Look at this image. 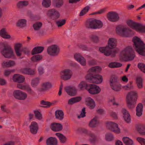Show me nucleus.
I'll return each instance as SVG.
<instances>
[{
	"instance_id": "nucleus-46",
	"label": "nucleus",
	"mask_w": 145,
	"mask_h": 145,
	"mask_svg": "<svg viewBox=\"0 0 145 145\" xmlns=\"http://www.w3.org/2000/svg\"><path fill=\"white\" fill-rule=\"evenodd\" d=\"M26 21L25 19H21L19 20L17 23V26L23 27L26 25Z\"/></svg>"
},
{
	"instance_id": "nucleus-61",
	"label": "nucleus",
	"mask_w": 145,
	"mask_h": 145,
	"mask_svg": "<svg viewBox=\"0 0 145 145\" xmlns=\"http://www.w3.org/2000/svg\"><path fill=\"white\" fill-rule=\"evenodd\" d=\"M109 103L110 106L111 105H116L117 106L118 105V104L115 101L114 97H113L112 99H110L109 100Z\"/></svg>"
},
{
	"instance_id": "nucleus-41",
	"label": "nucleus",
	"mask_w": 145,
	"mask_h": 145,
	"mask_svg": "<svg viewBox=\"0 0 145 145\" xmlns=\"http://www.w3.org/2000/svg\"><path fill=\"white\" fill-rule=\"evenodd\" d=\"M56 135L59 138L60 142L62 143H65L67 140V138L62 134L60 133H57Z\"/></svg>"
},
{
	"instance_id": "nucleus-19",
	"label": "nucleus",
	"mask_w": 145,
	"mask_h": 145,
	"mask_svg": "<svg viewBox=\"0 0 145 145\" xmlns=\"http://www.w3.org/2000/svg\"><path fill=\"white\" fill-rule=\"evenodd\" d=\"M120 18L118 14L114 12H109V21L116 22L118 21Z\"/></svg>"
},
{
	"instance_id": "nucleus-54",
	"label": "nucleus",
	"mask_w": 145,
	"mask_h": 145,
	"mask_svg": "<svg viewBox=\"0 0 145 145\" xmlns=\"http://www.w3.org/2000/svg\"><path fill=\"white\" fill-rule=\"evenodd\" d=\"M42 86L44 88V90H46L51 88L52 85L51 83L47 82L43 83Z\"/></svg>"
},
{
	"instance_id": "nucleus-18",
	"label": "nucleus",
	"mask_w": 145,
	"mask_h": 145,
	"mask_svg": "<svg viewBox=\"0 0 145 145\" xmlns=\"http://www.w3.org/2000/svg\"><path fill=\"white\" fill-rule=\"evenodd\" d=\"M74 58L77 61L79 62L82 65H86V59L80 54H75L74 55Z\"/></svg>"
},
{
	"instance_id": "nucleus-36",
	"label": "nucleus",
	"mask_w": 145,
	"mask_h": 145,
	"mask_svg": "<svg viewBox=\"0 0 145 145\" xmlns=\"http://www.w3.org/2000/svg\"><path fill=\"white\" fill-rule=\"evenodd\" d=\"M101 70V67L97 66L91 68L89 69L88 71L90 73L94 72L99 73L100 72Z\"/></svg>"
},
{
	"instance_id": "nucleus-14",
	"label": "nucleus",
	"mask_w": 145,
	"mask_h": 145,
	"mask_svg": "<svg viewBox=\"0 0 145 145\" xmlns=\"http://www.w3.org/2000/svg\"><path fill=\"white\" fill-rule=\"evenodd\" d=\"M65 89L67 94L70 96H74L76 94V90L74 87L69 86L65 88Z\"/></svg>"
},
{
	"instance_id": "nucleus-28",
	"label": "nucleus",
	"mask_w": 145,
	"mask_h": 145,
	"mask_svg": "<svg viewBox=\"0 0 145 145\" xmlns=\"http://www.w3.org/2000/svg\"><path fill=\"white\" fill-rule=\"evenodd\" d=\"M82 99L81 97H76L69 99L68 101V104L70 105L80 102Z\"/></svg>"
},
{
	"instance_id": "nucleus-63",
	"label": "nucleus",
	"mask_w": 145,
	"mask_h": 145,
	"mask_svg": "<svg viewBox=\"0 0 145 145\" xmlns=\"http://www.w3.org/2000/svg\"><path fill=\"white\" fill-rule=\"evenodd\" d=\"M14 70L9 69L5 70L4 71V75L6 76H8L11 72L14 71Z\"/></svg>"
},
{
	"instance_id": "nucleus-31",
	"label": "nucleus",
	"mask_w": 145,
	"mask_h": 145,
	"mask_svg": "<svg viewBox=\"0 0 145 145\" xmlns=\"http://www.w3.org/2000/svg\"><path fill=\"white\" fill-rule=\"evenodd\" d=\"M89 37L90 40L93 43H97L99 41V37L95 35L91 34L89 36Z\"/></svg>"
},
{
	"instance_id": "nucleus-21",
	"label": "nucleus",
	"mask_w": 145,
	"mask_h": 145,
	"mask_svg": "<svg viewBox=\"0 0 145 145\" xmlns=\"http://www.w3.org/2000/svg\"><path fill=\"white\" fill-rule=\"evenodd\" d=\"M121 112L123 115V118L125 121L127 123H129L131 121L130 116L128 112L125 108H123L121 110Z\"/></svg>"
},
{
	"instance_id": "nucleus-30",
	"label": "nucleus",
	"mask_w": 145,
	"mask_h": 145,
	"mask_svg": "<svg viewBox=\"0 0 145 145\" xmlns=\"http://www.w3.org/2000/svg\"><path fill=\"white\" fill-rule=\"evenodd\" d=\"M0 36L2 38L5 39H9L11 36L8 34L5 28H3L0 31Z\"/></svg>"
},
{
	"instance_id": "nucleus-12",
	"label": "nucleus",
	"mask_w": 145,
	"mask_h": 145,
	"mask_svg": "<svg viewBox=\"0 0 145 145\" xmlns=\"http://www.w3.org/2000/svg\"><path fill=\"white\" fill-rule=\"evenodd\" d=\"M109 130L116 133H119L120 129L118 127V125L114 122L109 121Z\"/></svg>"
},
{
	"instance_id": "nucleus-55",
	"label": "nucleus",
	"mask_w": 145,
	"mask_h": 145,
	"mask_svg": "<svg viewBox=\"0 0 145 145\" xmlns=\"http://www.w3.org/2000/svg\"><path fill=\"white\" fill-rule=\"evenodd\" d=\"M34 114L36 118L39 120L42 118V115L40 112L38 110H34Z\"/></svg>"
},
{
	"instance_id": "nucleus-43",
	"label": "nucleus",
	"mask_w": 145,
	"mask_h": 145,
	"mask_svg": "<svg viewBox=\"0 0 145 145\" xmlns=\"http://www.w3.org/2000/svg\"><path fill=\"white\" fill-rule=\"evenodd\" d=\"M110 87L112 89L116 91H119L121 89V85L118 83L111 85Z\"/></svg>"
},
{
	"instance_id": "nucleus-64",
	"label": "nucleus",
	"mask_w": 145,
	"mask_h": 145,
	"mask_svg": "<svg viewBox=\"0 0 145 145\" xmlns=\"http://www.w3.org/2000/svg\"><path fill=\"white\" fill-rule=\"evenodd\" d=\"M137 140L141 144H144L145 145V139L141 138L138 137Z\"/></svg>"
},
{
	"instance_id": "nucleus-56",
	"label": "nucleus",
	"mask_w": 145,
	"mask_h": 145,
	"mask_svg": "<svg viewBox=\"0 0 145 145\" xmlns=\"http://www.w3.org/2000/svg\"><path fill=\"white\" fill-rule=\"evenodd\" d=\"M138 68L142 72L145 73V64L142 63H139L138 65Z\"/></svg>"
},
{
	"instance_id": "nucleus-8",
	"label": "nucleus",
	"mask_w": 145,
	"mask_h": 145,
	"mask_svg": "<svg viewBox=\"0 0 145 145\" xmlns=\"http://www.w3.org/2000/svg\"><path fill=\"white\" fill-rule=\"evenodd\" d=\"M60 74L61 78L64 80H66L71 78L73 73L71 70L67 69L62 71Z\"/></svg>"
},
{
	"instance_id": "nucleus-47",
	"label": "nucleus",
	"mask_w": 145,
	"mask_h": 145,
	"mask_svg": "<svg viewBox=\"0 0 145 145\" xmlns=\"http://www.w3.org/2000/svg\"><path fill=\"white\" fill-rule=\"evenodd\" d=\"M28 4V3L26 1H22L19 2L17 4V6L19 8H22L24 7H26Z\"/></svg>"
},
{
	"instance_id": "nucleus-5",
	"label": "nucleus",
	"mask_w": 145,
	"mask_h": 145,
	"mask_svg": "<svg viewBox=\"0 0 145 145\" xmlns=\"http://www.w3.org/2000/svg\"><path fill=\"white\" fill-rule=\"evenodd\" d=\"M116 32L118 35L123 37H128L130 36L129 32L131 31L129 28L123 25H119L116 26Z\"/></svg>"
},
{
	"instance_id": "nucleus-57",
	"label": "nucleus",
	"mask_w": 145,
	"mask_h": 145,
	"mask_svg": "<svg viewBox=\"0 0 145 145\" xmlns=\"http://www.w3.org/2000/svg\"><path fill=\"white\" fill-rule=\"evenodd\" d=\"M66 23V20L63 19L56 22V24L58 27H60L64 25Z\"/></svg>"
},
{
	"instance_id": "nucleus-9",
	"label": "nucleus",
	"mask_w": 145,
	"mask_h": 145,
	"mask_svg": "<svg viewBox=\"0 0 145 145\" xmlns=\"http://www.w3.org/2000/svg\"><path fill=\"white\" fill-rule=\"evenodd\" d=\"M13 96L16 99L20 100H24L27 97V94L20 90L14 91L13 93Z\"/></svg>"
},
{
	"instance_id": "nucleus-11",
	"label": "nucleus",
	"mask_w": 145,
	"mask_h": 145,
	"mask_svg": "<svg viewBox=\"0 0 145 145\" xmlns=\"http://www.w3.org/2000/svg\"><path fill=\"white\" fill-rule=\"evenodd\" d=\"M47 15L53 20L57 19L60 16L59 12L54 9L49 10L48 12Z\"/></svg>"
},
{
	"instance_id": "nucleus-48",
	"label": "nucleus",
	"mask_w": 145,
	"mask_h": 145,
	"mask_svg": "<svg viewBox=\"0 0 145 145\" xmlns=\"http://www.w3.org/2000/svg\"><path fill=\"white\" fill-rule=\"evenodd\" d=\"M138 25L136 30V31L145 33V25L140 23H138Z\"/></svg>"
},
{
	"instance_id": "nucleus-20",
	"label": "nucleus",
	"mask_w": 145,
	"mask_h": 145,
	"mask_svg": "<svg viewBox=\"0 0 145 145\" xmlns=\"http://www.w3.org/2000/svg\"><path fill=\"white\" fill-rule=\"evenodd\" d=\"M29 128L31 132L33 134H36L39 129L38 124L35 121H33L31 123Z\"/></svg>"
},
{
	"instance_id": "nucleus-23",
	"label": "nucleus",
	"mask_w": 145,
	"mask_h": 145,
	"mask_svg": "<svg viewBox=\"0 0 145 145\" xmlns=\"http://www.w3.org/2000/svg\"><path fill=\"white\" fill-rule=\"evenodd\" d=\"M44 47L42 46H37L34 47L31 51L32 55L41 53L44 50Z\"/></svg>"
},
{
	"instance_id": "nucleus-34",
	"label": "nucleus",
	"mask_w": 145,
	"mask_h": 145,
	"mask_svg": "<svg viewBox=\"0 0 145 145\" xmlns=\"http://www.w3.org/2000/svg\"><path fill=\"white\" fill-rule=\"evenodd\" d=\"M89 84H87L83 81L80 82L78 85V87L81 90L85 89L88 90Z\"/></svg>"
},
{
	"instance_id": "nucleus-60",
	"label": "nucleus",
	"mask_w": 145,
	"mask_h": 145,
	"mask_svg": "<svg viewBox=\"0 0 145 145\" xmlns=\"http://www.w3.org/2000/svg\"><path fill=\"white\" fill-rule=\"evenodd\" d=\"M22 44L20 43H16L14 46V49L15 51L21 50V48L22 47Z\"/></svg>"
},
{
	"instance_id": "nucleus-62",
	"label": "nucleus",
	"mask_w": 145,
	"mask_h": 145,
	"mask_svg": "<svg viewBox=\"0 0 145 145\" xmlns=\"http://www.w3.org/2000/svg\"><path fill=\"white\" fill-rule=\"evenodd\" d=\"M24 89H26L30 94H31L33 92L29 86L26 85Z\"/></svg>"
},
{
	"instance_id": "nucleus-51",
	"label": "nucleus",
	"mask_w": 145,
	"mask_h": 145,
	"mask_svg": "<svg viewBox=\"0 0 145 145\" xmlns=\"http://www.w3.org/2000/svg\"><path fill=\"white\" fill-rule=\"evenodd\" d=\"M42 4L43 6L46 8H48L50 7L51 5L50 0H43Z\"/></svg>"
},
{
	"instance_id": "nucleus-42",
	"label": "nucleus",
	"mask_w": 145,
	"mask_h": 145,
	"mask_svg": "<svg viewBox=\"0 0 145 145\" xmlns=\"http://www.w3.org/2000/svg\"><path fill=\"white\" fill-rule=\"evenodd\" d=\"M122 66L121 63L116 62H114L109 63V67L111 68H118Z\"/></svg>"
},
{
	"instance_id": "nucleus-7",
	"label": "nucleus",
	"mask_w": 145,
	"mask_h": 145,
	"mask_svg": "<svg viewBox=\"0 0 145 145\" xmlns=\"http://www.w3.org/2000/svg\"><path fill=\"white\" fill-rule=\"evenodd\" d=\"M48 53L50 55L53 56H57L60 52L59 46L55 44L49 46L47 49Z\"/></svg>"
},
{
	"instance_id": "nucleus-32",
	"label": "nucleus",
	"mask_w": 145,
	"mask_h": 145,
	"mask_svg": "<svg viewBox=\"0 0 145 145\" xmlns=\"http://www.w3.org/2000/svg\"><path fill=\"white\" fill-rule=\"evenodd\" d=\"M127 24L129 26L133 29L136 30L137 27H138V23L133 22L132 20H130L127 21Z\"/></svg>"
},
{
	"instance_id": "nucleus-44",
	"label": "nucleus",
	"mask_w": 145,
	"mask_h": 145,
	"mask_svg": "<svg viewBox=\"0 0 145 145\" xmlns=\"http://www.w3.org/2000/svg\"><path fill=\"white\" fill-rule=\"evenodd\" d=\"M39 82V78L38 77L35 78L32 80L31 85L32 87H35L38 85Z\"/></svg>"
},
{
	"instance_id": "nucleus-37",
	"label": "nucleus",
	"mask_w": 145,
	"mask_h": 145,
	"mask_svg": "<svg viewBox=\"0 0 145 145\" xmlns=\"http://www.w3.org/2000/svg\"><path fill=\"white\" fill-rule=\"evenodd\" d=\"M95 29H99L103 26V23L99 20L94 19Z\"/></svg>"
},
{
	"instance_id": "nucleus-4",
	"label": "nucleus",
	"mask_w": 145,
	"mask_h": 145,
	"mask_svg": "<svg viewBox=\"0 0 145 145\" xmlns=\"http://www.w3.org/2000/svg\"><path fill=\"white\" fill-rule=\"evenodd\" d=\"M138 94L136 91H131L126 96V103L127 107L129 108H134L138 98Z\"/></svg>"
},
{
	"instance_id": "nucleus-15",
	"label": "nucleus",
	"mask_w": 145,
	"mask_h": 145,
	"mask_svg": "<svg viewBox=\"0 0 145 145\" xmlns=\"http://www.w3.org/2000/svg\"><path fill=\"white\" fill-rule=\"evenodd\" d=\"M50 128L54 131H59L62 129L63 126L61 123L54 122L51 124Z\"/></svg>"
},
{
	"instance_id": "nucleus-25",
	"label": "nucleus",
	"mask_w": 145,
	"mask_h": 145,
	"mask_svg": "<svg viewBox=\"0 0 145 145\" xmlns=\"http://www.w3.org/2000/svg\"><path fill=\"white\" fill-rule=\"evenodd\" d=\"M55 116L56 119L61 120L64 118V113L61 110H57L55 112Z\"/></svg>"
},
{
	"instance_id": "nucleus-29",
	"label": "nucleus",
	"mask_w": 145,
	"mask_h": 145,
	"mask_svg": "<svg viewBox=\"0 0 145 145\" xmlns=\"http://www.w3.org/2000/svg\"><path fill=\"white\" fill-rule=\"evenodd\" d=\"M137 131L139 133L142 135H145V125H140L137 127Z\"/></svg>"
},
{
	"instance_id": "nucleus-45",
	"label": "nucleus",
	"mask_w": 145,
	"mask_h": 145,
	"mask_svg": "<svg viewBox=\"0 0 145 145\" xmlns=\"http://www.w3.org/2000/svg\"><path fill=\"white\" fill-rule=\"evenodd\" d=\"M136 83L139 88H142V80L141 77H138L137 78Z\"/></svg>"
},
{
	"instance_id": "nucleus-40",
	"label": "nucleus",
	"mask_w": 145,
	"mask_h": 145,
	"mask_svg": "<svg viewBox=\"0 0 145 145\" xmlns=\"http://www.w3.org/2000/svg\"><path fill=\"white\" fill-rule=\"evenodd\" d=\"M99 123V122L97 120L94 118L90 121L89 125L91 127H96Z\"/></svg>"
},
{
	"instance_id": "nucleus-33",
	"label": "nucleus",
	"mask_w": 145,
	"mask_h": 145,
	"mask_svg": "<svg viewBox=\"0 0 145 145\" xmlns=\"http://www.w3.org/2000/svg\"><path fill=\"white\" fill-rule=\"evenodd\" d=\"M117 40L113 38H109V48H116Z\"/></svg>"
},
{
	"instance_id": "nucleus-53",
	"label": "nucleus",
	"mask_w": 145,
	"mask_h": 145,
	"mask_svg": "<svg viewBox=\"0 0 145 145\" xmlns=\"http://www.w3.org/2000/svg\"><path fill=\"white\" fill-rule=\"evenodd\" d=\"M90 8V7L88 6L84 7L80 12L79 16H82L85 14L88 11Z\"/></svg>"
},
{
	"instance_id": "nucleus-52",
	"label": "nucleus",
	"mask_w": 145,
	"mask_h": 145,
	"mask_svg": "<svg viewBox=\"0 0 145 145\" xmlns=\"http://www.w3.org/2000/svg\"><path fill=\"white\" fill-rule=\"evenodd\" d=\"M42 24L41 22H37L33 25V27L35 30H39L42 26Z\"/></svg>"
},
{
	"instance_id": "nucleus-58",
	"label": "nucleus",
	"mask_w": 145,
	"mask_h": 145,
	"mask_svg": "<svg viewBox=\"0 0 145 145\" xmlns=\"http://www.w3.org/2000/svg\"><path fill=\"white\" fill-rule=\"evenodd\" d=\"M110 86L113 84H115L118 83L117 78L115 76H112L110 80Z\"/></svg>"
},
{
	"instance_id": "nucleus-2",
	"label": "nucleus",
	"mask_w": 145,
	"mask_h": 145,
	"mask_svg": "<svg viewBox=\"0 0 145 145\" xmlns=\"http://www.w3.org/2000/svg\"><path fill=\"white\" fill-rule=\"evenodd\" d=\"M0 50L1 54L5 58H10L14 57L12 49L7 43H0Z\"/></svg>"
},
{
	"instance_id": "nucleus-6",
	"label": "nucleus",
	"mask_w": 145,
	"mask_h": 145,
	"mask_svg": "<svg viewBox=\"0 0 145 145\" xmlns=\"http://www.w3.org/2000/svg\"><path fill=\"white\" fill-rule=\"evenodd\" d=\"M87 80L90 83L98 84L101 83L103 78L101 75L98 74L89 73L86 76Z\"/></svg>"
},
{
	"instance_id": "nucleus-22",
	"label": "nucleus",
	"mask_w": 145,
	"mask_h": 145,
	"mask_svg": "<svg viewBox=\"0 0 145 145\" xmlns=\"http://www.w3.org/2000/svg\"><path fill=\"white\" fill-rule=\"evenodd\" d=\"M46 145H57L58 141L55 137H50L46 140Z\"/></svg>"
},
{
	"instance_id": "nucleus-24",
	"label": "nucleus",
	"mask_w": 145,
	"mask_h": 145,
	"mask_svg": "<svg viewBox=\"0 0 145 145\" xmlns=\"http://www.w3.org/2000/svg\"><path fill=\"white\" fill-rule=\"evenodd\" d=\"M99 50L102 53H104V54L106 56H109V40L107 43V45L106 47H100Z\"/></svg>"
},
{
	"instance_id": "nucleus-59",
	"label": "nucleus",
	"mask_w": 145,
	"mask_h": 145,
	"mask_svg": "<svg viewBox=\"0 0 145 145\" xmlns=\"http://www.w3.org/2000/svg\"><path fill=\"white\" fill-rule=\"evenodd\" d=\"M89 136L91 137L90 138V140L91 142L94 143L96 140V137L95 135L93 133H90L89 134Z\"/></svg>"
},
{
	"instance_id": "nucleus-35",
	"label": "nucleus",
	"mask_w": 145,
	"mask_h": 145,
	"mask_svg": "<svg viewBox=\"0 0 145 145\" xmlns=\"http://www.w3.org/2000/svg\"><path fill=\"white\" fill-rule=\"evenodd\" d=\"M118 52V50L117 48H109V56L112 57H114Z\"/></svg>"
},
{
	"instance_id": "nucleus-10",
	"label": "nucleus",
	"mask_w": 145,
	"mask_h": 145,
	"mask_svg": "<svg viewBox=\"0 0 145 145\" xmlns=\"http://www.w3.org/2000/svg\"><path fill=\"white\" fill-rule=\"evenodd\" d=\"M88 91L91 94L95 95L99 93L101 91L99 87L95 85L89 84Z\"/></svg>"
},
{
	"instance_id": "nucleus-1",
	"label": "nucleus",
	"mask_w": 145,
	"mask_h": 145,
	"mask_svg": "<svg viewBox=\"0 0 145 145\" xmlns=\"http://www.w3.org/2000/svg\"><path fill=\"white\" fill-rule=\"evenodd\" d=\"M135 56L132 47L129 46L121 52L119 56V59L122 62L131 61L134 59Z\"/></svg>"
},
{
	"instance_id": "nucleus-27",
	"label": "nucleus",
	"mask_w": 145,
	"mask_h": 145,
	"mask_svg": "<svg viewBox=\"0 0 145 145\" xmlns=\"http://www.w3.org/2000/svg\"><path fill=\"white\" fill-rule=\"evenodd\" d=\"M85 25L87 29H95L94 19L87 21L85 22Z\"/></svg>"
},
{
	"instance_id": "nucleus-16",
	"label": "nucleus",
	"mask_w": 145,
	"mask_h": 145,
	"mask_svg": "<svg viewBox=\"0 0 145 145\" xmlns=\"http://www.w3.org/2000/svg\"><path fill=\"white\" fill-rule=\"evenodd\" d=\"M85 102L86 105L89 106V108L91 109H93L95 106V104L94 100L90 97L86 98Z\"/></svg>"
},
{
	"instance_id": "nucleus-17",
	"label": "nucleus",
	"mask_w": 145,
	"mask_h": 145,
	"mask_svg": "<svg viewBox=\"0 0 145 145\" xmlns=\"http://www.w3.org/2000/svg\"><path fill=\"white\" fill-rule=\"evenodd\" d=\"M12 79L14 82L22 83L24 82L25 78L22 75L16 74L14 75Z\"/></svg>"
},
{
	"instance_id": "nucleus-49",
	"label": "nucleus",
	"mask_w": 145,
	"mask_h": 145,
	"mask_svg": "<svg viewBox=\"0 0 145 145\" xmlns=\"http://www.w3.org/2000/svg\"><path fill=\"white\" fill-rule=\"evenodd\" d=\"M63 5L62 0H55L54 1V6L57 8H59Z\"/></svg>"
},
{
	"instance_id": "nucleus-3",
	"label": "nucleus",
	"mask_w": 145,
	"mask_h": 145,
	"mask_svg": "<svg viewBox=\"0 0 145 145\" xmlns=\"http://www.w3.org/2000/svg\"><path fill=\"white\" fill-rule=\"evenodd\" d=\"M133 47L140 55L145 56V44L137 36H134L132 39Z\"/></svg>"
},
{
	"instance_id": "nucleus-13",
	"label": "nucleus",
	"mask_w": 145,
	"mask_h": 145,
	"mask_svg": "<svg viewBox=\"0 0 145 145\" xmlns=\"http://www.w3.org/2000/svg\"><path fill=\"white\" fill-rule=\"evenodd\" d=\"M20 71L22 73L24 74L31 76H34L36 74L35 70L30 68L22 69Z\"/></svg>"
},
{
	"instance_id": "nucleus-38",
	"label": "nucleus",
	"mask_w": 145,
	"mask_h": 145,
	"mask_svg": "<svg viewBox=\"0 0 145 145\" xmlns=\"http://www.w3.org/2000/svg\"><path fill=\"white\" fill-rule=\"evenodd\" d=\"M42 55L38 54L33 56L31 58V60L33 62H37L41 60L42 58Z\"/></svg>"
},
{
	"instance_id": "nucleus-26",
	"label": "nucleus",
	"mask_w": 145,
	"mask_h": 145,
	"mask_svg": "<svg viewBox=\"0 0 145 145\" xmlns=\"http://www.w3.org/2000/svg\"><path fill=\"white\" fill-rule=\"evenodd\" d=\"M143 110V106L142 104L139 103L136 108V115L137 116L140 117L142 114Z\"/></svg>"
},
{
	"instance_id": "nucleus-39",
	"label": "nucleus",
	"mask_w": 145,
	"mask_h": 145,
	"mask_svg": "<svg viewBox=\"0 0 145 145\" xmlns=\"http://www.w3.org/2000/svg\"><path fill=\"white\" fill-rule=\"evenodd\" d=\"M122 140L125 145H132L133 143V140L127 137H123Z\"/></svg>"
},
{
	"instance_id": "nucleus-50",
	"label": "nucleus",
	"mask_w": 145,
	"mask_h": 145,
	"mask_svg": "<svg viewBox=\"0 0 145 145\" xmlns=\"http://www.w3.org/2000/svg\"><path fill=\"white\" fill-rule=\"evenodd\" d=\"M40 103L42 105H46L45 106H41V107L46 108L47 107H49L50 106L54 104L53 103H51L48 101H46L44 100H42L40 101Z\"/></svg>"
}]
</instances>
